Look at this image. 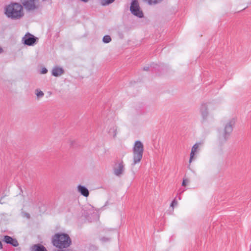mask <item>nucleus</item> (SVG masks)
Wrapping results in <instances>:
<instances>
[{
  "label": "nucleus",
  "mask_w": 251,
  "mask_h": 251,
  "mask_svg": "<svg viewBox=\"0 0 251 251\" xmlns=\"http://www.w3.org/2000/svg\"><path fill=\"white\" fill-rule=\"evenodd\" d=\"M144 1L147 2L150 4H156L160 2L162 0H144Z\"/></svg>",
  "instance_id": "19"
},
{
  "label": "nucleus",
  "mask_w": 251,
  "mask_h": 251,
  "mask_svg": "<svg viewBox=\"0 0 251 251\" xmlns=\"http://www.w3.org/2000/svg\"><path fill=\"white\" fill-rule=\"evenodd\" d=\"M200 112L201 115V122L204 123L207 120L209 113L207 105L205 103L202 104L200 108Z\"/></svg>",
  "instance_id": "8"
},
{
  "label": "nucleus",
  "mask_w": 251,
  "mask_h": 251,
  "mask_svg": "<svg viewBox=\"0 0 251 251\" xmlns=\"http://www.w3.org/2000/svg\"><path fill=\"white\" fill-rule=\"evenodd\" d=\"M0 203H2L1 202V201H0Z\"/></svg>",
  "instance_id": "29"
},
{
  "label": "nucleus",
  "mask_w": 251,
  "mask_h": 251,
  "mask_svg": "<svg viewBox=\"0 0 251 251\" xmlns=\"http://www.w3.org/2000/svg\"><path fill=\"white\" fill-rule=\"evenodd\" d=\"M31 251H48L46 248L40 244H35L31 248Z\"/></svg>",
  "instance_id": "15"
},
{
  "label": "nucleus",
  "mask_w": 251,
  "mask_h": 251,
  "mask_svg": "<svg viewBox=\"0 0 251 251\" xmlns=\"http://www.w3.org/2000/svg\"><path fill=\"white\" fill-rule=\"evenodd\" d=\"M2 51V49L0 48V53Z\"/></svg>",
  "instance_id": "28"
},
{
  "label": "nucleus",
  "mask_w": 251,
  "mask_h": 251,
  "mask_svg": "<svg viewBox=\"0 0 251 251\" xmlns=\"http://www.w3.org/2000/svg\"><path fill=\"white\" fill-rule=\"evenodd\" d=\"M143 70L145 71H148L149 70V67H144Z\"/></svg>",
  "instance_id": "25"
},
{
  "label": "nucleus",
  "mask_w": 251,
  "mask_h": 251,
  "mask_svg": "<svg viewBox=\"0 0 251 251\" xmlns=\"http://www.w3.org/2000/svg\"><path fill=\"white\" fill-rule=\"evenodd\" d=\"M64 73V70L62 68L56 67L52 70V75L54 76H58Z\"/></svg>",
  "instance_id": "14"
},
{
  "label": "nucleus",
  "mask_w": 251,
  "mask_h": 251,
  "mask_svg": "<svg viewBox=\"0 0 251 251\" xmlns=\"http://www.w3.org/2000/svg\"><path fill=\"white\" fill-rule=\"evenodd\" d=\"M202 144V142L196 143L192 147L190 154L189 163H191L193 160L196 159L195 155L198 152L199 148Z\"/></svg>",
  "instance_id": "10"
},
{
  "label": "nucleus",
  "mask_w": 251,
  "mask_h": 251,
  "mask_svg": "<svg viewBox=\"0 0 251 251\" xmlns=\"http://www.w3.org/2000/svg\"><path fill=\"white\" fill-rule=\"evenodd\" d=\"M235 124V120L232 118L227 121L224 126V129L219 132V142L221 144L226 143L229 139Z\"/></svg>",
  "instance_id": "2"
},
{
  "label": "nucleus",
  "mask_w": 251,
  "mask_h": 251,
  "mask_svg": "<svg viewBox=\"0 0 251 251\" xmlns=\"http://www.w3.org/2000/svg\"><path fill=\"white\" fill-rule=\"evenodd\" d=\"M133 163L132 166L139 163L142 160L144 152V146L140 141H136L133 147Z\"/></svg>",
  "instance_id": "4"
},
{
  "label": "nucleus",
  "mask_w": 251,
  "mask_h": 251,
  "mask_svg": "<svg viewBox=\"0 0 251 251\" xmlns=\"http://www.w3.org/2000/svg\"><path fill=\"white\" fill-rule=\"evenodd\" d=\"M188 182V180L187 179H183V182L182 183V185L183 186H186V183Z\"/></svg>",
  "instance_id": "23"
},
{
  "label": "nucleus",
  "mask_w": 251,
  "mask_h": 251,
  "mask_svg": "<svg viewBox=\"0 0 251 251\" xmlns=\"http://www.w3.org/2000/svg\"><path fill=\"white\" fill-rule=\"evenodd\" d=\"M111 41V38L109 35H105L102 39V41L105 43H108Z\"/></svg>",
  "instance_id": "18"
},
{
  "label": "nucleus",
  "mask_w": 251,
  "mask_h": 251,
  "mask_svg": "<svg viewBox=\"0 0 251 251\" xmlns=\"http://www.w3.org/2000/svg\"><path fill=\"white\" fill-rule=\"evenodd\" d=\"M125 172V164L122 160H118L113 167L114 174L120 176L124 174Z\"/></svg>",
  "instance_id": "7"
},
{
  "label": "nucleus",
  "mask_w": 251,
  "mask_h": 251,
  "mask_svg": "<svg viewBox=\"0 0 251 251\" xmlns=\"http://www.w3.org/2000/svg\"><path fill=\"white\" fill-rule=\"evenodd\" d=\"M3 241L6 244H10L15 247L18 246L19 245V243L16 239H14L8 235L4 236Z\"/></svg>",
  "instance_id": "12"
},
{
  "label": "nucleus",
  "mask_w": 251,
  "mask_h": 251,
  "mask_svg": "<svg viewBox=\"0 0 251 251\" xmlns=\"http://www.w3.org/2000/svg\"><path fill=\"white\" fill-rule=\"evenodd\" d=\"M107 130L110 136H112L114 138L116 137L117 126L115 123L112 122L109 125L108 127Z\"/></svg>",
  "instance_id": "11"
},
{
  "label": "nucleus",
  "mask_w": 251,
  "mask_h": 251,
  "mask_svg": "<svg viewBox=\"0 0 251 251\" xmlns=\"http://www.w3.org/2000/svg\"><path fill=\"white\" fill-rule=\"evenodd\" d=\"M71 243L70 237L65 233H57L52 238V243L53 246L59 249L68 248Z\"/></svg>",
  "instance_id": "3"
},
{
  "label": "nucleus",
  "mask_w": 251,
  "mask_h": 251,
  "mask_svg": "<svg viewBox=\"0 0 251 251\" xmlns=\"http://www.w3.org/2000/svg\"><path fill=\"white\" fill-rule=\"evenodd\" d=\"M37 38L30 33H26L23 38L24 43L27 46H33L36 42Z\"/></svg>",
  "instance_id": "9"
},
{
  "label": "nucleus",
  "mask_w": 251,
  "mask_h": 251,
  "mask_svg": "<svg viewBox=\"0 0 251 251\" xmlns=\"http://www.w3.org/2000/svg\"><path fill=\"white\" fill-rule=\"evenodd\" d=\"M177 204V201H176V200H174L171 204V206L174 207L175 205H176Z\"/></svg>",
  "instance_id": "22"
},
{
  "label": "nucleus",
  "mask_w": 251,
  "mask_h": 251,
  "mask_svg": "<svg viewBox=\"0 0 251 251\" xmlns=\"http://www.w3.org/2000/svg\"><path fill=\"white\" fill-rule=\"evenodd\" d=\"M4 14L6 16L13 20H18L24 16L23 7L18 2H11L4 8Z\"/></svg>",
  "instance_id": "1"
},
{
  "label": "nucleus",
  "mask_w": 251,
  "mask_h": 251,
  "mask_svg": "<svg viewBox=\"0 0 251 251\" xmlns=\"http://www.w3.org/2000/svg\"><path fill=\"white\" fill-rule=\"evenodd\" d=\"M21 4L27 11H32L38 8V0H20Z\"/></svg>",
  "instance_id": "5"
},
{
  "label": "nucleus",
  "mask_w": 251,
  "mask_h": 251,
  "mask_svg": "<svg viewBox=\"0 0 251 251\" xmlns=\"http://www.w3.org/2000/svg\"><path fill=\"white\" fill-rule=\"evenodd\" d=\"M130 10L132 14L139 18H142L144 16L143 12L140 10L138 0H132Z\"/></svg>",
  "instance_id": "6"
},
{
  "label": "nucleus",
  "mask_w": 251,
  "mask_h": 251,
  "mask_svg": "<svg viewBox=\"0 0 251 251\" xmlns=\"http://www.w3.org/2000/svg\"><path fill=\"white\" fill-rule=\"evenodd\" d=\"M115 0H101V4L102 5L105 6L112 3Z\"/></svg>",
  "instance_id": "17"
},
{
  "label": "nucleus",
  "mask_w": 251,
  "mask_h": 251,
  "mask_svg": "<svg viewBox=\"0 0 251 251\" xmlns=\"http://www.w3.org/2000/svg\"><path fill=\"white\" fill-rule=\"evenodd\" d=\"M77 191L82 195H83V196H84L85 197H87L89 196V192L88 189L84 186L79 185L77 186Z\"/></svg>",
  "instance_id": "13"
},
{
  "label": "nucleus",
  "mask_w": 251,
  "mask_h": 251,
  "mask_svg": "<svg viewBox=\"0 0 251 251\" xmlns=\"http://www.w3.org/2000/svg\"><path fill=\"white\" fill-rule=\"evenodd\" d=\"M110 238H107V237H102L101 238V240L102 242H107V241H110Z\"/></svg>",
  "instance_id": "20"
},
{
  "label": "nucleus",
  "mask_w": 251,
  "mask_h": 251,
  "mask_svg": "<svg viewBox=\"0 0 251 251\" xmlns=\"http://www.w3.org/2000/svg\"><path fill=\"white\" fill-rule=\"evenodd\" d=\"M24 216L26 217L27 219H29L30 217V214L27 213H24Z\"/></svg>",
  "instance_id": "24"
},
{
  "label": "nucleus",
  "mask_w": 251,
  "mask_h": 251,
  "mask_svg": "<svg viewBox=\"0 0 251 251\" xmlns=\"http://www.w3.org/2000/svg\"><path fill=\"white\" fill-rule=\"evenodd\" d=\"M35 94L38 99L42 98L44 95L43 92L38 89L35 90Z\"/></svg>",
  "instance_id": "16"
},
{
  "label": "nucleus",
  "mask_w": 251,
  "mask_h": 251,
  "mask_svg": "<svg viewBox=\"0 0 251 251\" xmlns=\"http://www.w3.org/2000/svg\"><path fill=\"white\" fill-rule=\"evenodd\" d=\"M2 248V245L1 242L0 241V249Z\"/></svg>",
  "instance_id": "27"
},
{
  "label": "nucleus",
  "mask_w": 251,
  "mask_h": 251,
  "mask_svg": "<svg viewBox=\"0 0 251 251\" xmlns=\"http://www.w3.org/2000/svg\"><path fill=\"white\" fill-rule=\"evenodd\" d=\"M57 251H71L70 250L67 249V250H62V251L57 250Z\"/></svg>",
  "instance_id": "26"
},
{
  "label": "nucleus",
  "mask_w": 251,
  "mask_h": 251,
  "mask_svg": "<svg viewBox=\"0 0 251 251\" xmlns=\"http://www.w3.org/2000/svg\"><path fill=\"white\" fill-rule=\"evenodd\" d=\"M48 72V70L45 68H42V70H41V74H46Z\"/></svg>",
  "instance_id": "21"
}]
</instances>
